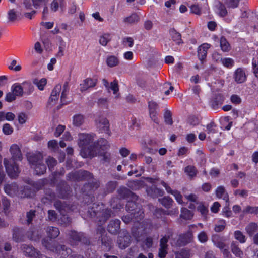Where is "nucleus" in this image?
<instances>
[{
  "label": "nucleus",
  "instance_id": "56",
  "mask_svg": "<svg viewBox=\"0 0 258 258\" xmlns=\"http://www.w3.org/2000/svg\"><path fill=\"white\" fill-rule=\"evenodd\" d=\"M190 10L192 13L197 14L200 15L201 13V8L198 5H193L190 7Z\"/></svg>",
  "mask_w": 258,
  "mask_h": 258
},
{
  "label": "nucleus",
  "instance_id": "44",
  "mask_svg": "<svg viewBox=\"0 0 258 258\" xmlns=\"http://www.w3.org/2000/svg\"><path fill=\"white\" fill-rule=\"evenodd\" d=\"M231 250L233 254L237 257H241L243 255L242 251L234 243L231 244Z\"/></svg>",
  "mask_w": 258,
  "mask_h": 258
},
{
  "label": "nucleus",
  "instance_id": "54",
  "mask_svg": "<svg viewBox=\"0 0 258 258\" xmlns=\"http://www.w3.org/2000/svg\"><path fill=\"white\" fill-rule=\"evenodd\" d=\"M198 240L202 243L206 242L208 240V236L204 231L201 232L198 235Z\"/></svg>",
  "mask_w": 258,
  "mask_h": 258
},
{
  "label": "nucleus",
  "instance_id": "40",
  "mask_svg": "<svg viewBox=\"0 0 258 258\" xmlns=\"http://www.w3.org/2000/svg\"><path fill=\"white\" fill-rule=\"evenodd\" d=\"M216 7L217 8V12L220 16L224 17L226 15L227 12L224 6L219 3Z\"/></svg>",
  "mask_w": 258,
  "mask_h": 258
},
{
  "label": "nucleus",
  "instance_id": "51",
  "mask_svg": "<svg viewBox=\"0 0 258 258\" xmlns=\"http://www.w3.org/2000/svg\"><path fill=\"white\" fill-rule=\"evenodd\" d=\"M164 120L166 124L171 125L172 124V120L171 118V112L167 110L164 113Z\"/></svg>",
  "mask_w": 258,
  "mask_h": 258
},
{
  "label": "nucleus",
  "instance_id": "1",
  "mask_svg": "<svg viewBox=\"0 0 258 258\" xmlns=\"http://www.w3.org/2000/svg\"><path fill=\"white\" fill-rule=\"evenodd\" d=\"M94 135L90 134L80 133L78 135V144L81 148L80 154L83 158H92L97 155L105 156V151L109 147L108 142L100 139L97 143L91 144Z\"/></svg>",
  "mask_w": 258,
  "mask_h": 258
},
{
  "label": "nucleus",
  "instance_id": "14",
  "mask_svg": "<svg viewBox=\"0 0 258 258\" xmlns=\"http://www.w3.org/2000/svg\"><path fill=\"white\" fill-rule=\"evenodd\" d=\"M22 248L26 255L35 257H37L39 255V252L36 251L32 246L24 245L22 246Z\"/></svg>",
  "mask_w": 258,
  "mask_h": 258
},
{
  "label": "nucleus",
  "instance_id": "13",
  "mask_svg": "<svg viewBox=\"0 0 258 258\" xmlns=\"http://www.w3.org/2000/svg\"><path fill=\"white\" fill-rule=\"evenodd\" d=\"M216 195L218 198L222 199L227 203L229 202V195L223 186H218L216 190Z\"/></svg>",
  "mask_w": 258,
  "mask_h": 258
},
{
  "label": "nucleus",
  "instance_id": "64",
  "mask_svg": "<svg viewBox=\"0 0 258 258\" xmlns=\"http://www.w3.org/2000/svg\"><path fill=\"white\" fill-rule=\"evenodd\" d=\"M220 207V204L218 202H215L211 207V210L213 213H216L218 212Z\"/></svg>",
  "mask_w": 258,
  "mask_h": 258
},
{
  "label": "nucleus",
  "instance_id": "12",
  "mask_svg": "<svg viewBox=\"0 0 258 258\" xmlns=\"http://www.w3.org/2000/svg\"><path fill=\"white\" fill-rule=\"evenodd\" d=\"M168 238L166 236L162 237L160 240V248L159 251V256L161 258L165 257L167 254V243Z\"/></svg>",
  "mask_w": 258,
  "mask_h": 258
},
{
  "label": "nucleus",
  "instance_id": "47",
  "mask_svg": "<svg viewBox=\"0 0 258 258\" xmlns=\"http://www.w3.org/2000/svg\"><path fill=\"white\" fill-rule=\"evenodd\" d=\"M149 113L157 112L158 109V104L154 101H150L148 103Z\"/></svg>",
  "mask_w": 258,
  "mask_h": 258
},
{
  "label": "nucleus",
  "instance_id": "33",
  "mask_svg": "<svg viewBox=\"0 0 258 258\" xmlns=\"http://www.w3.org/2000/svg\"><path fill=\"white\" fill-rule=\"evenodd\" d=\"M192 237V233L190 232H188L185 235L181 236L179 240L181 241V244L185 245L190 241ZM179 245H181V244L180 243Z\"/></svg>",
  "mask_w": 258,
  "mask_h": 258
},
{
  "label": "nucleus",
  "instance_id": "21",
  "mask_svg": "<svg viewBox=\"0 0 258 258\" xmlns=\"http://www.w3.org/2000/svg\"><path fill=\"white\" fill-rule=\"evenodd\" d=\"M139 20V17L135 13L132 14L130 16L125 17L123 19V22L125 24H132L137 22Z\"/></svg>",
  "mask_w": 258,
  "mask_h": 258
},
{
  "label": "nucleus",
  "instance_id": "2",
  "mask_svg": "<svg viewBox=\"0 0 258 258\" xmlns=\"http://www.w3.org/2000/svg\"><path fill=\"white\" fill-rule=\"evenodd\" d=\"M10 152L12 156L11 159L5 158L4 164L8 176L11 178H16L20 173L17 164L15 161H21L23 156L19 146L16 144H12L10 148Z\"/></svg>",
  "mask_w": 258,
  "mask_h": 258
},
{
  "label": "nucleus",
  "instance_id": "25",
  "mask_svg": "<svg viewBox=\"0 0 258 258\" xmlns=\"http://www.w3.org/2000/svg\"><path fill=\"white\" fill-rule=\"evenodd\" d=\"M111 36L109 33H104L100 36L99 43L103 46H106L108 43L111 40Z\"/></svg>",
  "mask_w": 258,
  "mask_h": 258
},
{
  "label": "nucleus",
  "instance_id": "37",
  "mask_svg": "<svg viewBox=\"0 0 258 258\" xmlns=\"http://www.w3.org/2000/svg\"><path fill=\"white\" fill-rule=\"evenodd\" d=\"M17 118L19 123L20 124L25 123L28 119V115L24 112H20L17 115Z\"/></svg>",
  "mask_w": 258,
  "mask_h": 258
},
{
  "label": "nucleus",
  "instance_id": "55",
  "mask_svg": "<svg viewBox=\"0 0 258 258\" xmlns=\"http://www.w3.org/2000/svg\"><path fill=\"white\" fill-rule=\"evenodd\" d=\"M234 194L236 196H239L241 197H245L248 196V191L245 189H236L234 191Z\"/></svg>",
  "mask_w": 258,
  "mask_h": 258
},
{
  "label": "nucleus",
  "instance_id": "8",
  "mask_svg": "<svg viewBox=\"0 0 258 258\" xmlns=\"http://www.w3.org/2000/svg\"><path fill=\"white\" fill-rule=\"evenodd\" d=\"M61 90V86L60 84H57L55 86L53 89L51 96L49 98V103L52 105H54L56 103L58 100L59 93Z\"/></svg>",
  "mask_w": 258,
  "mask_h": 258
},
{
  "label": "nucleus",
  "instance_id": "41",
  "mask_svg": "<svg viewBox=\"0 0 258 258\" xmlns=\"http://www.w3.org/2000/svg\"><path fill=\"white\" fill-rule=\"evenodd\" d=\"M234 237L236 239L239 241L241 243H244L246 241L245 236L239 230L235 231Z\"/></svg>",
  "mask_w": 258,
  "mask_h": 258
},
{
  "label": "nucleus",
  "instance_id": "23",
  "mask_svg": "<svg viewBox=\"0 0 258 258\" xmlns=\"http://www.w3.org/2000/svg\"><path fill=\"white\" fill-rule=\"evenodd\" d=\"M96 215L97 216V217H99L101 215H102L101 219H99L100 222H105L107 218L110 216L111 214V211L109 209H103L102 212H95Z\"/></svg>",
  "mask_w": 258,
  "mask_h": 258
},
{
  "label": "nucleus",
  "instance_id": "57",
  "mask_svg": "<svg viewBox=\"0 0 258 258\" xmlns=\"http://www.w3.org/2000/svg\"><path fill=\"white\" fill-rule=\"evenodd\" d=\"M223 215L226 217H230L232 215V212L230 210L229 208V204H227L222 210Z\"/></svg>",
  "mask_w": 258,
  "mask_h": 258
},
{
  "label": "nucleus",
  "instance_id": "43",
  "mask_svg": "<svg viewBox=\"0 0 258 258\" xmlns=\"http://www.w3.org/2000/svg\"><path fill=\"white\" fill-rule=\"evenodd\" d=\"M173 201L169 197H166L161 200V204L166 208H169L172 205Z\"/></svg>",
  "mask_w": 258,
  "mask_h": 258
},
{
  "label": "nucleus",
  "instance_id": "58",
  "mask_svg": "<svg viewBox=\"0 0 258 258\" xmlns=\"http://www.w3.org/2000/svg\"><path fill=\"white\" fill-rule=\"evenodd\" d=\"M46 163L49 169L53 167L56 164V160L52 157H48L46 160Z\"/></svg>",
  "mask_w": 258,
  "mask_h": 258
},
{
  "label": "nucleus",
  "instance_id": "53",
  "mask_svg": "<svg viewBox=\"0 0 258 258\" xmlns=\"http://www.w3.org/2000/svg\"><path fill=\"white\" fill-rule=\"evenodd\" d=\"M17 96L13 92H8L5 96V100L8 102H11L16 99Z\"/></svg>",
  "mask_w": 258,
  "mask_h": 258
},
{
  "label": "nucleus",
  "instance_id": "20",
  "mask_svg": "<svg viewBox=\"0 0 258 258\" xmlns=\"http://www.w3.org/2000/svg\"><path fill=\"white\" fill-rule=\"evenodd\" d=\"M65 4L64 0H53L50 5L51 10L55 12L58 10L59 7H64Z\"/></svg>",
  "mask_w": 258,
  "mask_h": 258
},
{
  "label": "nucleus",
  "instance_id": "31",
  "mask_svg": "<svg viewBox=\"0 0 258 258\" xmlns=\"http://www.w3.org/2000/svg\"><path fill=\"white\" fill-rule=\"evenodd\" d=\"M69 89L68 87V83H64L63 85V90L61 92V98H60L61 102L63 104H67L68 102L66 100V96L68 94V93L69 92Z\"/></svg>",
  "mask_w": 258,
  "mask_h": 258
},
{
  "label": "nucleus",
  "instance_id": "26",
  "mask_svg": "<svg viewBox=\"0 0 258 258\" xmlns=\"http://www.w3.org/2000/svg\"><path fill=\"white\" fill-rule=\"evenodd\" d=\"M47 232L48 236L51 238H55L57 237L60 233L59 229L57 228L54 227H48Z\"/></svg>",
  "mask_w": 258,
  "mask_h": 258
},
{
  "label": "nucleus",
  "instance_id": "17",
  "mask_svg": "<svg viewBox=\"0 0 258 258\" xmlns=\"http://www.w3.org/2000/svg\"><path fill=\"white\" fill-rule=\"evenodd\" d=\"M18 188L16 183L7 184L4 187L5 192L10 196H13L18 192Z\"/></svg>",
  "mask_w": 258,
  "mask_h": 258
},
{
  "label": "nucleus",
  "instance_id": "48",
  "mask_svg": "<svg viewBox=\"0 0 258 258\" xmlns=\"http://www.w3.org/2000/svg\"><path fill=\"white\" fill-rule=\"evenodd\" d=\"M17 64V61L15 59L13 60L9 66V69L14 70L15 72L20 71L21 70V66L20 64Z\"/></svg>",
  "mask_w": 258,
  "mask_h": 258
},
{
  "label": "nucleus",
  "instance_id": "3",
  "mask_svg": "<svg viewBox=\"0 0 258 258\" xmlns=\"http://www.w3.org/2000/svg\"><path fill=\"white\" fill-rule=\"evenodd\" d=\"M27 158L36 174H43L45 173L46 167L42 163L43 156L41 153L33 154L28 156Z\"/></svg>",
  "mask_w": 258,
  "mask_h": 258
},
{
  "label": "nucleus",
  "instance_id": "63",
  "mask_svg": "<svg viewBox=\"0 0 258 258\" xmlns=\"http://www.w3.org/2000/svg\"><path fill=\"white\" fill-rule=\"evenodd\" d=\"M150 117L152 119V120L156 124H158L159 123V119L157 116V112L150 113Z\"/></svg>",
  "mask_w": 258,
  "mask_h": 258
},
{
  "label": "nucleus",
  "instance_id": "10",
  "mask_svg": "<svg viewBox=\"0 0 258 258\" xmlns=\"http://www.w3.org/2000/svg\"><path fill=\"white\" fill-rule=\"evenodd\" d=\"M96 84V80L91 78H87L83 80L80 84V91L83 92L90 88L94 87Z\"/></svg>",
  "mask_w": 258,
  "mask_h": 258
},
{
  "label": "nucleus",
  "instance_id": "11",
  "mask_svg": "<svg viewBox=\"0 0 258 258\" xmlns=\"http://www.w3.org/2000/svg\"><path fill=\"white\" fill-rule=\"evenodd\" d=\"M210 47V45L208 43H203L200 46L198 49V55L200 60H204L206 56L208 49Z\"/></svg>",
  "mask_w": 258,
  "mask_h": 258
},
{
  "label": "nucleus",
  "instance_id": "52",
  "mask_svg": "<svg viewBox=\"0 0 258 258\" xmlns=\"http://www.w3.org/2000/svg\"><path fill=\"white\" fill-rule=\"evenodd\" d=\"M78 174L80 176L79 177L80 180L89 179L92 177V175L89 172L86 171H80Z\"/></svg>",
  "mask_w": 258,
  "mask_h": 258
},
{
  "label": "nucleus",
  "instance_id": "19",
  "mask_svg": "<svg viewBox=\"0 0 258 258\" xmlns=\"http://www.w3.org/2000/svg\"><path fill=\"white\" fill-rule=\"evenodd\" d=\"M169 33L172 39L176 42V43L179 44L182 43L181 34L175 29H171L169 31Z\"/></svg>",
  "mask_w": 258,
  "mask_h": 258
},
{
  "label": "nucleus",
  "instance_id": "61",
  "mask_svg": "<svg viewBox=\"0 0 258 258\" xmlns=\"http://www.w3.org/2000/svg\"><path fill=\"white\" fill-rule=\"evenodd\" d=\"M10 21H14L17 19V15L14 10H11L8 13Z\"/></svg>",
  "mask_w": 258,
  "mask_h": 258
},
{
  "label": "nucleus",
  "instance_id": "39",
  "mask_svg": "<svg viewBox=\"0 0 258 258\" xmlns=\"http://www.w3.org/2000/svg\"><path fill=\"white\" fill-rule=\"evenodd\" d=\"M221 63L227 68H232L234 64V60L231 58H222Z\"/></svg>",
  "mask_w": 258,
  "mask_h": 258
},
{
  "label": "nucleus",
  "instance_id": "32",
  "mask_svg": "<svg viewBox=\"0 0 258 258\" xmlns=\"http://www.w3.org/2000/svg\"><path fill=\"white\" fill-rule=\"evenodd\" d=\"M245 230L250 236H252L257 231V225L255 223H250L246 227Z\"/></svg>",
  "mask_w": 258,
  "mask_h": 258
},
{
  "label": "nucleus",
  "instance_id": "34",
  "mask_svg": "<svg viewBox=\"0 0 258 258\" xmlns=\"http://www.w3.org/2000/svg\"><path fill=\"white\" fill-rule=\"evenodd\" d=\"M174 90V87L170 83H166L164 84L161 89V91L164 92L166 95L170 94L171 92Z\"/></svg>",
  "mask_w": 258,
  "mask_h": 258
},
{
  "label": "nucleus",
  "instance_id": "4",
  "mask_svg": "<svg viewBox=\"0 0 258 258\" xmlns=\"http://www.w3.org/2000/svg\"><path fill=\"white\" fill-rule=\"evenodd\" d=\"M136 207V204L133 202H128L126 208L127 210L131 212L130 215H126L122 217V220L125 223H128L131 221L134 222L138 221L143 218V213L141 210L138 211L135 209Z\"/></svg>",
  "mask_w": 258,
  "mask_h": 258
},
{
  "label": "nucleus",
  "instance_id": "6",
  "mask_svg": "<svg viewBox=\"0 0 258 258\" xmlns=\"http://www.w3.org/2000/svg\"><path fill=\"white\" fill-rule=\"evenodd\" d=\"M130 242V236L126 232L120 233L117 240L118 246L121 249L127 247Z\"/></svg>",
  "mask_w": 258,
  "mask_h": 258
},
{
  "label": "nucleus",
  "instance_id": "46",
  "mask_svg": "<svg viewBox=\"0 0 258 258\" xmlns=\"http://www.w3.org/2000/svg\"><path fill=\"white\" fill-rule=\"evenodd\" d=\"M225 221L224 220H220L218 223L216 225L215 230L216 232H220L222 231L225 227Z\"/></svg>",
  "mask_w": 258,
  "mask_h": 258
},
{
  "label": "nucleus",
  "instance_id": "35",
  "mask_svg": "<svg viewBox=\"0 0 258 258\" xmlns=\"http://www.w3.org/2000/svg\"><path fill=\"white\" fill-rule=\"evenodd\" d=\"M102 243L104 246V250L108 251L109 250L112 246V242L108 237H103L101 239Z\"/></svg>",
  "mask_w": 258,
  "mask_h": 258
},
{
  "label": "nucleus",
  "instance_id": "16",
  "mask_svg": "<svg viewBox=\"0 0 258 258\" xmlns=\"http://www.w3.org/2000/svg\"><path fill=\"white\" fill-rule=\"evenodd\" d=\"M120 221L115 219L110 222L108 226V230L111 233H115L120 228Z\"/></svg>",
  "mask_w": 258,
  "mask_h": 258
},
{
  "label": "nucleus",
  "instance_id": "45",
  "mask_svg": "<svg viewBox=\"0 0 258 258\" xmlns=\"http://www.w3.org/2000/svg\"><path fill=\"white\" fill-rule=\"evenodd\" d=\"M243 213L244 214H246V213L257 214L258 213V207H257L247 206L243 210Z\"/></svg>",
  "mask_w": 258,
  "mask_h": 258
},
{
  "label": "nucleus",
  "instance_id": "62",
  "mask_svg": "<svg viewBox=\"0 0 258 258\" xmlns=\"http://www.w3.org/2000/svg\"><path fill=\"white\" fill-rule=\"evenodd\" d=\"M48 148L51 150H55L57 148V143L55 140H50L48 143Z\"/></svg>",
  "mask_w": 258,
  "mask_h": 258
},
{
  "label": "nucleus",
  "instance_id": "59",
  "mask_svg": "<svg viewBox=\"0 0 258 258\" xmlns=\"http://www.w3.org/2000/svg\"><path fill=\"white\" fill-rule=\"evenodd\" d=\"M65 129V126L63 125H58L55 130V132L54 133V135L55 137H59L64 131Z\"/></svg>",
  "mask_w": 258,
  "mask_h": 258
},
{
  "label": "nucleus",
  "instance_id": "49",
  "mask_svg": "<svg viewBox=\"0 0 258 258\" xmlns=\"http://www.w3.org/2000/svg\"><path fill=\"white\" fill-rule=\"evenodd\" d=\"M215 125L214 123L211 122L206 126V132L208 134H213L216 133Z\"/></svg>",
  "mask_w": 258,
  "mask_h": 258
},
{
  "label": "nucleus",
  "instance_id": "22",
  "mask_svg": "<svg viewBox=\"0 0 258 258\" xmlns=\"http://www.w3.org/2000/svg\"><path fill=\"white\" fill-rule=\"evenodd\" d=\"M73 124L77 127L81 126L84 122V117L83 115L81 114H76L73 116Z\"/></svg>",
  "mask_w": 258,
  "mask_h": 258
},
{
  "label": "nucleus",
  "instance_id": "60",
  "mask_svg": "<svg viewBox=\"0 0 258 258\" xmlns=\"http://www.w3.org/2000/svg\"><path fill=\"white\" fill-rule=\"evenodd\" d=\"M232 103L235 104H238L241 103V99L239 96L237 95H232L230 98Z\"/></svg>",
  "mask_w": 258,
  "mask_h": 258
},
{
  "label": "nucleus",
  "instance_id": "27",
  "mask_svg": "<svg viewBox=\"0 0 258 258\" xmlns=\"http://www.w3.org/2000/svg\"><path fill=\"white\" fill-rule=\"evenodd\" d=\"M107 90L109 92H110V90L113 91V93L115 95V97L117 98L118 97V94H117V92L119 90L118 83L116 80H114L113 82H112L110 85L109 86V87L107 88Z\"/></svg>",
  "mask_w": 258,
  "mask_h": 258
},
{
  "label": "nucleus",
  "instance_id": "50",
  "mask_svg": "<svg viewBox=\"0 0 258 258\" xmlns=\"http://www.w3.org/2000/svg\"><path fill=\"white\" fill-rule=\"evenodd\" d=\"M122 44L124 46L132 47L134 45V40L131 37H125L122 40Z\"/></svg>",
  "mask_w": 258,
  "mask_h": 258
},
{
  "label": "nucleus",
  "instance_id": "36",
  "mask_svg": "<svg viewBox=\"0 0 258 258\" xmlns=\"http://www.w3.org/2000/svg\"><path fill=\"white\" fill-rule=\"evenodd\" d=\"M185 172L187 174V175L192 177L197 174V171L195 168L194 166H188L185 168L184 169Z\"/></svg>",
  "mask_w": 258,
  "mask_h": 258
},
{
  "label": "nucleus",
  "instance_id": "28",
  "mask_svg": "<svg viewBox=\"0 0 258 258\" xmlns=\"http://www.w3.org/2000/svg\"><path fill=\"white\" fill-rule=\"evenodd\" d=\"M33 83L37 86L40 90L42 91L43 90L44 86L46 84L47 81L45 78H42L40 80L35 79L33 80Z\"/></svg>",
  "mask_w": 258,
  "mask_h": 258
},
{
  "label": "nucleus",
  "instance_id": "18",
  "mask_svg": "<svg viewBox=\"0 0 258 258\" xmlns=\"http://www.w3.org/2000/svg\"><path fill=\"white\" fill-rule=\"evenodd\" d=\"M11 91L13 92L17 96H22L24 94V90L21 84L15 83L11 87Z\"/></svg>",
  "mask_w": 258,
  "mask_h": 258
},
{
  "label": "nucleus",
  "instance_id": "24",
  "mask_svg": "<svg viewBox=\"0 0 258 258\" xmlns=\"http://www.w3.org/2000/svg\"><path fill=\"white\" fill-rule=\"evenodd\" d=\"M21 85H22L24 93L29 95L33 91V86L29 81H24Z\"/></svg>",
  "mask_w": 258,
  "mask_h": 258
},
{
  "label": "nucleus",
  "instance_id": "7",
  "mask_svg": "<svg viewBox=\"0 0 258 258\" xmlns=\"http://www.w3.org/2000/svg\"><path fill=\"white\" fill-rule=\"evenodd\" d=\"M233 78L237 83H242L246 80L245 70L241 68L237 69L234 73Z\"/></svg>",
  "mask_w": 258,
  "mask_h": 258
},
{
  "label": "nucleus",
  "instance_id": "30",
  "mask_svg": "<svg viewBox=\"0 0 258 258\" xmlns=\"http://www.w3.org/2000/svg\"><path fill=\"white\" fill-rule=\"evenodd\" d=\"M221 50L224 52H228L230 48V45L224 37H221L220 41Z\"/></svg>",
  "mask_w": 258,
  "mask_h": 258
},
{
  "label": "nucleus",
  "instance_id": "29",
  "mask_svg": "<svg viewBox=\"0 0 258 258\" xmlns=\"http://www.w3.org/2000/svg\"><path fill=\"white\" fill-rule=\"evenodd\" d=\"M180 217L186 220H189L193 217L192 213L186 208H182L181 210Z\"/></svg>",
  "mask_w": 258,
  "mask_h": 258
},
{
  "label": "nucleus",
  "instance_id": "38",
  "mask_svg": "<svg viewBox=\"0 0 258 258\" xmlns=\"http://www.w3.org/2000/svg\"><path fill=\"white\" fill-rule=\"evenodd\" d=\"M197 210L200 212L203 217L206 218L208 212V209L206 206L204 205L202 203H200L197 207Z\"/></svg>",
  "mask_w": 258,
  "mask_h": 258
},
{
  "label": "nucleus",
  "instance_id": "15",
  "mask_svg": "<svg viewBox=\"0 0 258 258\" xmlns=\"http://www.w3.org/2000/svg\"><path fill=\"white\" fill-rule=\"evenodd\" d=\"M106 63L108 67H115L119 64V60L116 56L109 55L106 57Z\"/></svg>",
  "mask_w": 258,
  "mask_h": 258
},
{
  "label": "nucleus",
  "instance_id": "9",
  "mask_svg": "<svg viewBox=\"0 0 258 258\" xmlns=\"http://www.w3.org/2000/svg\"><path fill=\"white\" fill-rule=\"evenodd\" d=\"M161 183L162 185L165 188L167 192L172 194L174 197L178 204H182V197L179 191L177 190H172L171 188L164 181H161Z\"/></svg>",
  "mask_w": 258,
  "mask_h": 258
},
{
  "label": "nucleus",
  "instance_id": "42",
  "mask_svg": "<svg viewBox=\"0 0 258 258\" xmlns=\"http://www.w3.org/2000/svg\"><path fill=\"white\" fill-rule=\"evenodd\" d=\"M3 132L5 135H9L13 132V128L9 123H5L3 126Z\"/></svg>",
  "mask_w": 258,
  "mask_h": 258
},
{
  "label": "nucleus",
  "instance_id": "5",
  "mask_svg": "<svg viewBox=\"0 0 258 258\" xmlns=\"http://www.w3.org/2000/svg\"><path fill=\"white\" fill-rule=\"evenodd\" d=\"M96 123L97 128L100 132L103 133H108L109 131V122L108 120L104 117H99L96 120Z\"/></svg>",
  "mask_w": 258,
  "mask_h": 258
}]
</instances>
